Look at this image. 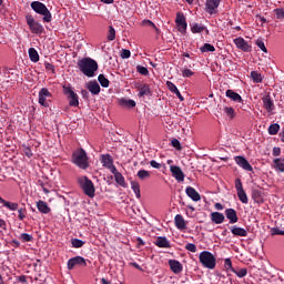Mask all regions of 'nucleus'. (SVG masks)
<instances>
[{
    "mask_svg": "<svg viewBox=\"0 0 284 284\" xmlns=\"http://www.w3.org/2000/svg\"><path fill=\"white\" fill-rule=\"evenodd\" d=\"M78 68L84 77L92 78L94 72L99 70V63L92 58H83L78 62Z\"/></svg>",
    "mask_w": 284,
    "mask_h": 284,
    "instance_id": "f257e3e1",
    "label": "nucleus"
},
{
    "mask_svg": "<svg viewBox=\"0 0 284 284\" xmlns=\"http://www.w3.org/2000/svg\"><path fill=\"white\" fill-rule=\"evenodd\" d=\"M72 163L80 170H88L90 168V159L83 149H78L72 153Z\"/></svg>",
    "mask_w": 284,
    "mask_h": 284,
    "instance_id": "f03ea898",
    "label": "nucleus"
},
{
    "mask_svg": "<svg viewBox=\"0 0 284 284\" xmlns=\"http://www.w3.org/2000/svg\"><path fill=\"white\" fill-rule=\"evenodd\" d=\"M31 9L36 11L37 14H41L43 23H50L52 21V13L48 7L41 1L31 2Z\"/></svg>",
    "mask_w": 284,
    "mask_h": 284,
    "instance_id": "7ed1b4c3",
    "label": "nucleus"
},
{
    "mask_svg": "<svg viewBox=\"0 0 284 284\" xmlns=\"http://www.w3.org/2000/svg\"><path fill=\"white\" fill-rule=\"evenodd\" d=\"M78 184L87 196L94 199L97 189L94 187L92 180H90L88 176H81L78 178Z\"/></svg>",
    "mask_w": 284,
    "mask_h": 284,
    "instance_id": "20e7f679",
    "label": "nucleus"
},
{
    "mask_svg": "<svg viewBox=\"0 0 284 284\" xmlns=\"http://www.w3.org/2000/svg\"><path fill=\"white\" fill-rule=\"evenodd\" d=\"M199 258L200 263L203 267H206V270H214V267H216V257H214V254L210 253V251L201 252Z\"/></svg>",
    "mask_w": 284,
    "mask_h": 284,
    "instance_id": "39448f33",
    "label": "nucleus"
},
{
    "mask_svg": "<svg viewBox=\"0 0 284 284\" xmlns=\"http://www.w3.org/2000/svg\"><path fill=\"white\" fill-rule=\"evenodd\" d=\"M27 26H29V30H31L32 34H43L45 32V29L43 28V24H41L39 21L34 20V17L31 14L26 16Z\"/></svg>",
    "mask_w": 284,
    "mask_h": 284,
    "instance_id": "423d86ee",
    "label": "nucleus"
},
{
    "mask_svg": "<svg viewBox=\"0 0 284 284\" xmlns=\"http://www.w3.org/2000/svg\"><path fill=\"white\" fill-rule=\"evenodd\" d=\"M62 90L63 94H65V97L69 99V105L71 108H79V94H77L71 87L65 84L62 87Z\"/></svg>",
    "mask_w": 284,
    "mask_h": 284,
    "instance_id": "0eeeda50",
    "label": "nucleus"
},
{
    "mask_svg": "<svg viewBox=\"0 0 284 284\" xmlns=\"http://www.w3.org/2000/svg\"><path fill=\"white\" fill-rule=\"evenodd\" d=\"M68 270H74V267H88V261L83 256H74L67 262Z\"/></svg>",
    "mask_w": 284,
    "mask_h": 284,
    "instance_id": "6e6552de",
    "label": "nucleus"
},
{
    "mask_svg": "<svg viewBox=\"0 0 284 284\" xmlns=\"http://www.w3.org/2000/svg\"><path fill=\"white\" fill-rule=\"evenodd\" d=\"M235 190L237 192V197L240 199L241 203H244V205H247L248 199L247 193H245V190L243 189V182H241V179L235 180Z\"/></svg>",
    "mask_w": 284,
    "mask_h": 284,
    "instance_id": "1a4fd4ad",
    "label": "nucleus"
},
{
    "mask_svg": "<svg viewBox=\"0 0 284 284\" xmlns=\"http://www.w3.org/2000/svg\"><path fill=\"white\" fill-rule=\"evenodd\" d=\"M52 93H50V90L48 88H42L39 91V104L43 108H50V101L48 99H51Z\"/></svg>",
    "mask_w": 284,
    "mask_h": 284,
    "instance_id": "9d476101",
    "label": "nucleus"
},
{
    "mask_svg": "<svg viewBox=\"0 0 284 284\" xmlns=\"http://www.w3.org/2000/svg\"><path fill=\"white\" fill-rule=\"evenodd\" d=\"M175 23L181 34H185V32H187V21L185 20V14H183V12L176 13Z\"/></svg>",
    "mask_w": 284,
    "mask_h": 284,
    "instance_id": "9b49d317",
    "label": "nucleus"
},
{
    "mask_svg": "<svg viewBox=\"0 0 284 284\" xmlns=\"http://www.w3.org/2000/svg\"><path fill=\"white\" fill-rule=\"evenodd\" d=\"M234 161L239 168H242V170H245L246 172H253L254 168H252V164L245 159V156L237 155L234 158Z\"/></svg>",
    "mask_w": 284,
    "mask_h": 284,
    "instance_id": "f8f14e48",
    "label": "nucleus"
},
{
    "mask_svg": "<svg viewBox=\"0 0 284 284\" xmlns=\"http://www.w3.org/2000/svg\"><path fill=\"white\" fill-rule=\"evenodd\" d=\"M219 6H221V0H206L205 12L209 14H216Z\"/></svg>",
    "mask_w": 284,
    "mask_h": 284,
    "instance_id": "ddd939ff",
    "label": "nucleus"
},
{
    "mask_svg": "<svg viewBox=\"0 0 284 284\" xmlns=\"http://www.w3.org/2000/svg\"><path fill=\"white\" fill-rule=\"evenodd\" d=\"M138 89V97L143 99V97H150L152 94V90H150V84L148 83H140L136 85Z\"/></svg>",
    "mask_w": 284,
    "mask_h": 284,
    "instance_id": "4468645a",
    "label": "nucleus"
},
{
    "mask_svg": "<svg viewBox=\"0 0 284 284\" xmlns=\"http://www.w3.org/2000/svg\"><path fill=\"white\" fill-rule=\"evenodd\" d=\"M170 170H171L172 176H174L179 183L185 181V173H183V170H181L180 166L171 165Z\"/></svg>",
    "mask_w": 284,
    "mask_h": 284,
    "instance_id": "2eb2a0df",
    "label": "nucleus"
},
{
    "mask_svg": "<svg viewBox=\"0 0 284 284\" xmlns=\"http://www.w3.org/2000/svg\"><path fill=\"white\" fill-rule=\"evenodd\" d=\"M234 43L239 50H242V52H252V45H250L245 39L236 38L234 39Z\"/></svg>",
    "mask_w": 284,
    "mask_h": 284,
    "instance_id": "dca6fc26",
    "label": "nucleus"
},
{
    "mask_svg": "<svg viewBox=\"0 0 284 284\" xmlns=\"http://www.w3.org/2000/svg\"><path fill=\"white\" fill-rule=\"evenodd\" d=\"M263 102V108L266 110V112H274L275 106H274V100H272V97L270 94L264 95L262 98Z\"/></svg>",
    "mask_w": 284,
    "mask_h": 284,
    "instance_id": "f3484780",
    "label": "nucleus"
},
{
    "mask_svg": "<svg viewBox=\"0 0 284 284\" xmlns=\"http://www.w3.org/2000/svg\"><path fill=\"white\" fill-rule=\"evenodd\" d=\"M224 214L226 219L230 221L231 225H234V223H239V214L236 213V210L226 209L224 211Z\"/></svg>",
    "mask_w": 284,
    "mask_h": 284,
    "instance_id": "a211bd4d",
    "label": "nucleus"
},
{
    "mask_svg": "<svg viewBox=\"0 0 284 284\" xmlns=\"http://www.w3.org/2000/svg\"><path fill=\"white\" fill-rule=\"evenodd\" d=\"M118 105H120V108L132 110V108H136V102L132 99L121 98L118 100Z\"/></svg>",
    "mask_w": 284,
    "mask_h": 284,
    "instance_id": "6ab92c4d",
    "label": "nucleus"
},
{
    "mask_svg": "<svg viewBox=\"0 0 284 284\" xmlns=\"http://www.w3.org/2000/svg\"><path fill=\"white\" fill-rule=\"evenodd\" d=\"M169 266L171 272H173V274H181V272H183V264H181V262L176 260H170Z\"/></svg>",
    "mask_w": 284,
    "mask_h": 284,
    "instance_id": "aec40b11",
    "label": "nucleus"
},
{
    "mask_svg": "<svg viewBox=\"0 0 284 284\" xmlns=\"http://www.w3.org/2000/svg\"><path fill=\"white\" fill-rule=\"evenodd\" d=\"M185 193H186V196H189V199H191L195 202H199L201 200V194L197 193L196 189H194L192 186H186Z\"/></svg>",
    "mask_w": 284,
    "mask_h": 284,
    "instance_id": "412c9836",
    "label": "nucleus"
},
{
    "mask_svg": "<svg viewBox=\"0 0 284 284\" xmlns=\"http://www.w3.org/2000/svg\"><path fill=\"white\" fill-rule=\"evenodd\" d=\"M211 221L215 223V225H221V223H225V215L221 212H212Z\"/></svg>",
    "mask_w": 284,
    "mask_h": 284,
    "instance_id": "4be33fe9",
    "label": "nucleus"
},
{
    "mask_svg": "<svg viewBox=\"0 0 284 284\" xmlns=\"http://www.w3.org/2000/svg\"><path fill=\"white\" fill-rule=\"evenodd\" d=\"M230 230H231V233L233 234V236H242V237L247 236V230H245L241 226L233 225V226H230Z\"/></svg>",
    "mask_w": 284,
    "mask_h": 284,
    "instance_id": "5701e85b",
    "label": "nucleus"
},
{
    "mask_svg": "<svg viewBox=\"0 0 284 284\" xmlns=\"http://www.w3.org/2000/svg\"><path fill=\"white\" fill-rule=\"evenodd\" d=\"M225 94L227 99H231V101H234L235 103H243V98L241 97V94L234 92V90L229 89L226 90Z\"/></svg>",
    "mask_w": 284,
    "mask_h": 284,
    "instance_id": "b1692460",
    "label": "nucleus"
},
{
    "mask_svg": "<svg viewBox=\"0 0 284 284\" xmlns=\"http://www.w3.org/2000/svg\"><path fill=\"white\" fill-rule=\"evenodd\" d=\"M87 89L89 90V92H91V94H100L101 93V85H99V82L97 81H90L87 85Z\"/></svg>",
    "mask_w": 284,
    "mask_h": 284,
    "instance_id": "393cba45",
    "label": "nucleus"
},
{
    "mask_svg": "<svg viewBox=\"0 0 284 284\" xmlns=\"http://www.w3.org/2000/svg\"><path fill=\"white\" fill-rule=\"evenodd\" d=\"M175 227L178 230H187V223H185V219H183V215L178 214L175 215Z\"/></svg>",
    "mask_w": 284,
    "mask_h": 284,
    "instance_id": "a878e982",
    "label": "nucleus"
},
{
    "mask_svg": "<svg viewBox=\"0 0 284 284\" xmlns=\"http://www.w3.org/2000/svg\"><path fill=\"white\" fill-rule=\"evenodd\" d=\"M251 196L254 203H263V191L258 189H252Z\"/></svg>",
    "mask_w": 284,
    "mask_h": 284,
    "instance_id": "bb28decb",
    "label": "nucleus"
},
{
    "mask_svg": "<svg viewBox=\"0 0 284 284\" xmlns=\"http://www.w3.org/2000/svg\"><path fill=\"white\" fill-rule=\"evenodd\" d=\"M155 245L158 247H163V248H170L171 245H170V241L168 240V237L165 236H159L156 237L155 240Z\"/></svg>",
    "mask_w": 284,
    "mask_h": 284,
    "instance_id": "cd10ccee",
    "label": "nucleus"
},
{
    "mask_svg": "<svg viewBox=\"0 0 284 284\" xmlns=\"http://www.w3.org/2000/svg\"><path fill=\"white\" fill-rule=\"evenodd\" d=\"M37 207L41 214H50V206H48V203L44 201H38L37 202Z\"/></svg>",
    "mask_w": 284,
    "mask_h": 284,
    "instance_id": "c85d7f7f",
    "label": "nucleus"
},
{
    "mask_svg": "<svg viewBox=\"0 0 284 284\" xmlns=\"http://www.w3.org/2000/svg\"><path fill=\"white\" fill-rule=\"evenodd\" d=\"M101 163L103 168H110L114 164V160H112V155L110 154H103L101 155Z\"/></svg>",
    "mask_w": 284,
    "mask_h": 284,
    "instance_id": "c756f323",
    "label": "nucleus"
},
{
    "mask_svg": "<svg viewBox=\"0 0 284 284\" xmlns=\"http://www.w3.org/2000/svg\"><path fill=\"white\" fill-rule=\"evenodd\" d=\"M206 27L200 23H193L191 27V32H193V34H201V32H205Z\"/></svg>",
    "mask_w": 284,
    "mask_h": 284,
    "instance_id": "7c9ffc66",
    "label": "nucleus"
},
{
    "mask_svg": "<svg viewBox=\"0 0 284 284\" xmlns=\"http://www.w3.org/2000/svg\"><path fill=\"white\" fill-rule=\"evenodd\" d=\"M220 110L223 109V112L229 116V119H234L236 116V112L234 111V108L232 106H221L219 105Z\"/></svg>",
    "mask_w": 284,
    "mask_h": 284,
    "instance_id": "2f4dec72",
    "label": "nucleus"
},
{
    "mask_svg": "<svg viewBox=\"0 0 284 284\" xmlns=\"http://www.w3.org/2000/svg\"><path fill=\"white\" fill-rule=\"evenodd\" d=\"M29 58L32 63H39V52L34 48L29 49Z\"/></svg>",
    "mask_w": 284,
    "mask_h": 284,
    "instance_id": "473e14b6",
    "label": "nucleus"
},
{
    "mask_svg": "<svg viewBox=\"0 0 284 284\" xmlns=\"http://www.w3.org/2000/svg\"><path fill=\"white\" fill-rule=\"evenodd\" d=\"M131 190H133L136 199H141V185L136 181H131Z\"/></svg>",
    "mask_w": 284,
    "mask_h": 284,
    "instance_id": "72a5a7b5",
    "label": "nucleus"
},
{
    "mask_svg": "<svg viewBox=\"0 0 284 284\" xmlns=\"http://www.w3.org/2000/svg\"><path fill=\"white\" fill-rule=\"evenodd\" d=\"M280 130H281V124L274 123V124H271V125L268 126L267 132H268V134H270L271 136H274V135L278 134Z\"/></svg>",
    "mask_w": 284,
    "mask_h": 284,
    "instance_id": "f704fd0d",
    "label": "nucleus"
},
{
    "mask_svg": "<svg viewBox=\"0 0 284 284\" xmlns=\"http://www.w3.org/2000/svg\"><path fill=\"white\" fill-rule=\"evenodd\" d=\"M114 179L118 185H120L121 187H128V183H125V178L122 173H116V175H114Z\"/></svg>",
    "mask_w": 284,
    "mask_h": 284,
    "instance_id": "c9c22d12",
    "label": "nucleus"
},
{
    "mask_svg": "<svg viewBox=\"0 0 284 284\" xmlns=\"http://www.w3.org/2000/svg\"><path fill=\"white\" fill-rule=\"evenodd\" d=\"M3 206L8 207V210H11V212H17L19 210V203L2 201Z\"/></svg>",
    "mask_w": 284,
    "mask_h": 284,
    "instance_id": "e433bc0d",
    "label": "nucleus"
},
{
    "mask_svg": "<svg viewBox=\"0 0 284 284\" xmlns=\"http://www.w3.org/2000/svg\"><path fill=\"white\" fill-rule=\"evenodd\" d=\"M200 52H202V53L216 52V48H214L213 44L204 43V45L200 48Z\"/></svg>",
    "mask_w": 284,
    "mask_h": 284,
    "instance_id": "4c0bfd02",
    "label": "nucleus"
},
{
    "mask_svg": "<svg viewBox=\"0 0 284 284\" xmlns=\"http://www.w3.org/2000/svg\"><path fill=\"white\" fill-rule=\"evenodd\" d=\"M251 78L253 80V83H262V81H263V75H261V73H258V71H252Z\"/></svg>",
    "mask_w": 284,
    "mask_h": 284,
    "instance_id": "58836bf2",
    "label": "nucleus"
},
{
    "mask_svg": "<svg viewBox=\"0 0 284 284\" xmlns=\"http://www.w3.org/2000/svg\"><path fill=\"white\" fill-rule=\"evenodd\" d=\"M98 81L102 88H110V80H108L104 74H100Z\"/></svg>",
    "mask_w": 284,
    "mask_h": 284,
    "instance_id": "ea45409f",
    "label": "nucleus"
},
{
    "mask_svg": "<svg viewBox=\"0 0 284 284\" xmlns=\"http://www.w3.org/2000/svg\"><path fill=\"white\" fill-rule=\"evenodd\" d=\"M233 274L236 275L239 278H245V276H247V268H234Z\"/></svg>",
    "mask_w": 284,
    "mask_h": 284,
    "instance_id": "a19ab883",
    "label": "nucleus"
},
{
    "mask_svg": "<svg viewBox=\"0 0 284 284\" xmlns=\"http://www.w3.org/2000/svg\"><path fill=\"white\" fill-rule=\"evenodd\" d=\"M138 179H140V181H145V179H150V171L146 170H140L136 174Z\"/></svg>",
    "mask_w": 284,
    "mask_h": 284,
    "instance_id": "79ce46f5",
    "label": "nucleus"
},
{
    "mask_svg": "<svg viewBox=\"0 0 284 284\" xmlns=\"http://www.w3.org/2000/svg\"><path fill=\"white\" fill-rule=\"evenodd\" d=\"M273 163H274V168H275V170H277V172H284V163L283 162H281V159H275L274 161H273Z\"/></svg>",
    "mask_w": 284,
    "mask_h": 284,
    "instance_id": "37998d69",
    "label": "nucleus"
},
{
    "mask_svg": "<svg viewBox=\"0 0 284 284\" xmlns=\"http://www.w3.org/2000/svg\"><path fill=\"white\" fill-rule=\"evenodd\" d=\"M71 245L72 247L79 248L83 247V245H85V242L79 239H71Z\"/></svg>",
    "mask_w": 284,
    "mask_h": 284,
    "instance_id": "c03bdc74",
    "label": "nucleus"
},
{
    "mask_svg": "<svg viewBox=\"0 0 284 284\" xmlns=\"http://www.w3.org/2000/svg\"><path fill=\"white\" fill-rule=\"evenodd\" d=\"M255 44L257 45V48H260V50H262V52H265V54H267V47H265V42L263 41V39H257L255 41Z\"/></svg>",
    "mask_w": 284,
    "mask_h": 284,
    "instance_id": "a18cd8bd",
    "label": "nucleus"
},
{
    "mask_svg": "<svg viewBox=\"0 0 284 284\" xmlns=\"http://www.w3.org/2000/svg\"><path fill=\"white\" fill-rule=\"evenodd\" d=\"M114 39H116V31L114 30V27L110 26L109 33H108V40L114 41Z\"/></svg>",
    "mask_w": 284,
    "mask_h": 284,
    "instance_id": "49530a36",
    "label": "nucleus"
},
{
    "mask_svg": "<svg viewBox=\"0 0 284 284\" xmlns=\"http://www.w3.org/2000/svg\"><path fill=\"white\" fill-rule=\"evenodd\" d=\"M22 151H23V153L26 154V156H27L28 159H32L33 153H32V149H30V146L23 144V145H22Z\"/></svg>",
    "mask_w": 284,
    "mask_h": 284,
    "instance_id": "de8ad7c7",
    "label": "nucleus"
},
{
    "mask_svg": "<svg viewBox=\"0 0 284 284\" xmlns=\"http://www.w3.org/2000/svg\"><path fill=\"white\" fill-rule=\"evenodd\" d=\"M20 240L22 241V243H30V242H32L33 237H32V235H30L28 233H22L20 235Z\"/></svg>",
    "mask_w": 284,
    "mask_h": 284,
    "instance_id": "09e8293b",
    "label": "nucleus"
},
{
    "mask_svg": "<svg viewBox=\"0 0 284 284\" xmlns=\"http://www.w3.org/2000/svg\"><path fill=\"white\" fill-rule=\"evenodd\" d=\"M224 267L227 272H234V267L232 266V260L231 258H225L224 260Z\"/></svg>",
    "mask_w": 284,
    "mask_h": 284,
    "instance_id": "8fccbe9b",
    "label": "nucleus"
},
{
    "mask_svg": "<svg viewBox=\"0 0 284 284\" xmlns=\"http://www.w3.org/2000/svg\"><path fill=\"white\" fill-rule=\"evenodd\" d=\"M136 72H139V74H142L143 77H148L150 74V71L148 70V68L142 65L136 67Z\"/></svg>",
    "mask_w": 284,
    "mask_h": 284,
    "instance_id": "3c124183",
    "label": "nucleus"
},
{
    "mask_svg": "<svg viewBox=\"0 0 284 284\" xmlns=\"http://www.w3.org/2000/svg\"><path fill=\"white\" fill-rule=\"evenodd\" d=\"M273 12L275 13L276 16V19H284V9L283 8H276L273 10Z\"/></svg>",
    "mask_w": 284,
    "mask_h": 284,
    "instance_id": "603ef678",
    "label": "nucleus"
},
{
    "mask_svg": "<svg viewBox=\"0 0 284 284\" xmlns=\"http://www.w3.org/2000/svg\"><path fill=\"white\" fill-rule=\"evenodd\" d=\"M272 236H284V231L278 227L271 229Z\"/></svg>",
    "mask_w": 284,
    "mask_h": 284,
    "instance_id": "864d4df0",
    "label": "nucleus"
},
{
    "mask_svg": "<svg viewBox=\"0 0 284 284\" xmlns=\"http://www.w3.org/2000/svg\"><path fill=\"white\" fill-rule=\"evenodd\" d=\"M182 77L184 79H190V77H194V72L190 69L182 70Z\"/></svg>",
    "mask_w": 284,
    "mask_h": 284,
    "instance_id": "5fc2aeb1",
    "label": "nucleus"
},
{
    "mask_svg": "<svg viewBox=\"0 0 284 284\" xmlns=\"http://www.w3.org/2000/svg\"><path fill=\"white\" fill-rule=\"evenodd\" d=\"M166 88L170 90V92H173V94L179 90V88H176V84L171 81L166 82Z\"/></svg>",
    "mask_w": 284,
    "mask_h": 284,
    "instance_id": "6e6d98bb",
    "label": "nucleus"
},
{
    "mask_svg": "<svg viewBox=\"0 0 284 284\" xmlns=\"http://www.w3.org/2000/svg\"><path fill=\"white\" fill-rule=\"evenodd\" d=\"M150 165H151V168H154L155 170H161V168H165V164H161V163L156 162L155 160H151Z\"/></svg>",
    "mask_w": 284,
    "mask_h": 284,
    "instance_id": "4d7b16f0",
    "label": "nucleus"
},
{
    "mask_svg": "<svg viewBox=\"0 0 284 284\" xmlns=\"http://www.w3.org/2000/svg\"><path fill=\"white\" fill-rule=\"evenodd\" d=\"M143 26H149L150 28H153V30H155V32L159 33V28H156V24H154V22H152V20H144Z\"/></svg>",
    "mask_w": 284,
    "mask_h": 284,
    "instance_id": "13d9d810",
    "label": "nucleus"
},
{
    "mask_svg": "<svg viewBox=\"0 0 284 284\" xmlns=\"http://www.w3.org/2000/svg\"><path fill=\"white\" fill-rule=\"evenodd\" d=\"M171 144L173 148H175V150H182L181 142L178 139H173Z\"/></svg>",
    "mask_w": 284,
    "mask_h": 284,
    "instance_id": "bf43d9fd",
    "label": "nucleus"
},
{
    "mask_svg": "<svg viewBox=\"0 0 284 284\" xmlns=\"http://www.w3.org/2000/svg\"><path fill=\"white\" fill-rule=\"evenodd\" d=\"M121 57L122 59H130V57H132V53L128 49H122Z\"/></svg>",
    "mask_w": 284,
    "mask_h": 284,
    "instance_id": "052dcab7",
    "label": "nucleus"
},
{
    "mask_svg": "<svg viewBox=\"0 0 284 284\" xmlns=\"http://www.w3.org/2000/svg\"><path fill=\"white\" fill-rule=\"evenodd\" d=\"M18 219H20V221H23V219H26V207H20L18 210Z\"/></svg>",
    "mask_w": 284,
    "mask_h": 284,
    "instance_id": "680f3d73",
    "label": "nucleus"
},
{
    "mask_svg": "<svg viewBox=\"0 0 284 284\" xmlns=\"http://www.w3.org/2000/svg\"><path fill=\"white\" fill-rule=\"evenodd\" d=\"M185 250H187V252H193V253H195V252H196V245L193 244V243H187V244L185 245Z\"/></svg>",
    "mask_w": 284,
    "mask_h": 284,
    "instance_id": "e2e57ef3",
    "label": "nucleus"
},
{
    "mask_svg": "<svg viewBox=\"0 0 284 284\" xmlns=\"http://www.w3.org/2000/svg\"><path fill=\"white\" fill-rule=\"evenodd\" d=\"M106 169L110 170V172H111L112 174H114V176H115L116 174H120V173H121V172H119V170H116V166H114V164H111V165L108 166Z\"/></svg>",
    "mask_w": 284,
    "mask_h": 284,
    "instance_id": "0e129e2a",
    "label": "nucleus"
},
{
    "mask_svg": "<svg viewBox=\"0 0 284 284\" xmlns=\"http://www.w3.org/2000/svg\"><path fill=\"white\" fill-rule=\"evenodd\" d=\"M273 156H281V148L280 146L273 148Z\"/></svg>",
    "mask_w": 284,
    "mask_h": 284,
    "instance_id": "69168bd1",
    "label": "nucleus"
},
{
    "mask_svg": "<svg viewBox=\"0 0 284 284\" xmlns=\"http://www.w3.org/2000/svg\"><path fill=\"white\" fill-rule=\"evenodd\" d=\"M44 68H45V70H50L51 72L54 73V65H53L52 63L47 62V63L44 64Z\"/></svg>",
    "mask_w": 284,
    "mask_h": 284,
    "instance_id": "338daca9",
    "label": "nucleus"
},
{
    "mask_svg": "<svg viewBox=\"0 0 284 284\" xmlns=\"http://www.w3.org/2000/svg\"><path fill=\"white\" fill-rule=\"evenodd\" d=\"M18 281H19L20 283H28V277H27L26 275H20V276L18 277Z\"/></svg>",
    "mask_w": 284,
    "mask_h": 284,
    "instance_id": "774afa93",
    "label": "nucleus"
}]
</instances>
